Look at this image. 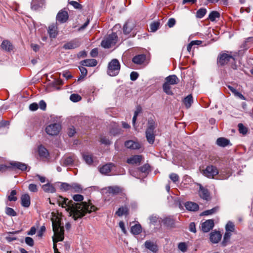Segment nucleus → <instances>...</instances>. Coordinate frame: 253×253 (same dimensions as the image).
Returning a JSON list of instances; mask_svg holds the SVG:
<instances>
[{"instance_id":"nucleus-58","label":"nucleus","mask_w":253,"mask_h":253,"mask_svg":"<svg viewBox=\"0 0 253 253\" xmlns=\"http://www.w3.org/2000/svg\"><path fill=\"white\" fill-rule=\"evenodd\" d=\"M158 219V217L156 215H151L149 217L150 223L152 224H155L156 223H157Z\"/></svg>"},{"instance_id":"nucleus-20","label":"nucleus","mask_w":253,"mask_h":253,"mask_svg":"<svg viewBox=\"0 0 253 253\" xmlns=\"http://www.w3.org/2000/svg\"><path fill=\"white\" fill-rule=\"evenodd\" d=\"M145 60L146 55L142 54L135 56L132 59V61L135 64L141 65L144 62Z\"/></svg>"},{"instance_id":"nucleus-25","label":"nucleus","mask_w":253,"mask_h":253,"mask_svg":"<svg viewBox=\"0 0 253 253\" xmlns=\"http://www.w3.org/2000/svg\"><path fill=\"white\" fill-rule=\"evenodd\" d=\"M134 24L132 22L128 21L124 26L123 30L125 34H129L133 29Z\"/></svg>"},{"instance_id":"nucleus-18","label":"nucleus","mask_w":253,"mask_h":253,"mask_svg":"<svg viewBox=\"0 0 253 253\" xmlns=\"http://www.w3.org/2000/svg\"><path fill=\"white\" fill-rule=\"evenodd\" d=\"M48 33L51 38H55L58 33L57 25L56 24H52L49 26Z\"/></svg>"},{"instance_id":"nucleus-47","label":"nucleus","mask_w":253,"mask_h":253,"mask_svg":"<svg viewBox=\"0 0 253 253\" xmlns=\"http://www.w3.org/2000/svg\"><path fill=\"white\" fill-rule=\"evenodd\" d=\"M70 99L72 101L77 102L80 101L82 99V97L80 95L74 93L70 95Z\"/></svg>"},{"instance_id":"nucleus-6","label":"nucleus","mask_w":253,"mask_h":253,"mask_svg":"<svg viewBox=\"0 0 253 253\" xmlns=\"http://www.w3.org/2000/svg\"><path fill=\"white\" fill-rule=\"evenodd\" d=\"M235 60V59L233 56L230 54L225 53L219 55L217 59V62L220 65L223 66L228 63L233 64Z\"/></svg>"},{"instance_id":"nucleus-61","label":"nucleus","mask_w":253,"mask_h":253,"mask_svg":"<svg viewBox=\"0 0 253 253\" xmlns=\"http://www.w3.org/2000/svg\"><path fill=\"white\" fill-rule=\"evenodd\" d=\"M130 79L132 81L136 80L138 77V74L135 72H132L130 75Z\"/></svg>"},{"instance_id":"nucleus-30","label":"nucleus","mask_w":253,"mask_h":253,"mask_svg":"<svg viewBox=\"0 0 253 253\" xmlns=\"http://www.w3.org/2000/svg\"><path fill=\"white\" fill-rule=\"evenodd\" d=\"M42 189L45 192L47 193H54L56 191L55 187L52 184L50 183H46L42 186Z\"/></svg>"},{"instance_id":"nucleus-33","label":"nucleus","mask_w":253,"mask_h":253,"mask_svg":"<svg viewBox=\"0 0 253 253\" xmlns=\"http://www.w3.org/2000/svg\"><path fill=\"white\" fill-rule=\"evenodd\" d=\"M44 0H32L31 2V8L33 10H37L42 4Z\"/></svg>"},{"instance_id":"nucleus-46","label":"nucleus","mask_w":253,"mask_h":253,"mask_svg":"<svg viewBox=\"0 0 253 253\" xmlns=\"http://www.w3.org/2000/svg\"><path fill=\"white\" fill-rule=\"evenodd\" d=\"M5 213L10 216H15L17 215L16 211L13 209L9 207L5 208Z\"/></svg>"},{"instance_id":"nucleus-51","label":"nucleus","mask_w":253,"mask_h":253,"mask_svg":"<svg viewBox=\"0 0 253 253\" xmlns=\"http://www.w3.org/2000/svg\"><path fill=\"white\" fill-rule=\"evenodd\" d=\"M238 126L240 133L243 134L247 133V128L242 124H239Z\"/></svg>"},{"instance_id":"nucleus-42","label":"nucleus","mask_w":253,"mask_h":253,"mask_svg":"<svg viewBox=\"0 0 253 253\" xmlns=\"http://www.w3.org/2000/svg\"><path fill=\"white\" fill-rule=\"evenodd\" d=\"M83 158L84 161L88 165H90L93 162L92 157L91 155L88 154H84L83 155Z\"/></svg>"},{"instance_id":"nucleus-12","label":"nucleus","mask_w":253,"mask_h":253,"mask_svg":"<svg viewBox=\"0 0 253 253\" xmlns=\"http://www.w3.org/2000/svg\"><path fill=\"white\" fill-rule=\"evenodd\" d=\"M214 226V221L212 219L207 220L202 224V230L204 232L210 231Z\"/></svg>"},{"instance_id":"nucleus-13","label":"nucleus","mask_w":253,"mask_h":253,"mask_svg":"<svg viewBox=\"0 0 253 253\" xmlns=\"http://www.w3.org/2000/svg\"><path fill=\"white\" fill-rule=\"evenodd\" d=\"M0 47L3 50L8 52L12 51L14 49V46L8 40L3 41Z\"/></svg>"},{"instance_id":"nucleus-64","label":"nucleus","mask_w":253,"mask_h":253,"mask_svg":"<svg viewBox=\"0 0 253 253\" xmlns=\"http://www.w3.org/2000/svg\"><path fill=\"white\" fill-rule=\"evenodd\" d=\"M175 24V20L174 18H170L168 22V25L169 27H172Z\"/></svg>"},{"instance_id":"nucleus-22","label":"nucleus","mask_w":253,"mask_h":253,"mask_svg":"<svg viewBox=\"0 0 253 253\" xmlns=\"http://www.w3.org/2000/svg\"><path fill=\"white\" fill-rule=\"evenodd\" d=\"M114 165L112 163H109L103 166L100 168V172L104 174H108L112 169Z\"/></svg>"},{"instance_id":"nucleus-24","label":"nucleus","mask_w":253,"mask_h":253,"mask_svg":"<svg viewBox=\"0 0 253 253\" xmlns=\"http://www.w3.org/2000/svg\"><path fill=\"white\" fill-rule=\"evenodd\" d=\"M186 209L189 211H197L199 209V205L194 202H187L185 204Z\"/></svg>"},{"instance_id":"nucleus-45","label":"nucleus","mask_w":253,"mask_h":253,"mask_svg":"<svg viewBox=\"0 0 253 253\" xmlns=\"http://www.w3.org/2000/svg\"><path fill=\"white\" fill-rule=\"evenodd\" d=\"M127 212V209L126 208L121 207L118 210V211L116 212V214L119 216H121L123 215L126 213Z\"/></svg>"},{"instance_id":"nucleus-56","label":"nucleus","mask_w":253,"mask_h":253,"mask_svg":"<svg viewBox=\"0 0 253 253\" xmlns=\"http://www.w3.org/2000/svg\"><path fill=\"white\" fill-rule=\"evenodd\" d=\"M25 242L28 245L31 247L33 246L34 244L33 239L32 238L29 237H27L25 238Z\"/></svg>"},{"instance_id":"nucleus-40","label":"nucleus","mask_w":253,"mask_h":253,"mask_svg":"<svg viewBox=\"0 0 253 253\" xmlns=\"http://www.w3.org/2000/svg\"><path fill=\"white\" fill-rule=\"evenodd\" d=\"M160 25V22L159 21H155L152 23L150 25L151 32H156L159 29Z\"/></svg>"},{"instance_id":"nucleus-38","label":"nucleus","mask_w":253,"mask_h":253,"mask_svg":"<svg viewBox=\"0 0 253 253\" xmlns=\"http://www.w3.org/2000/svg\"><path fill=\"white\" fill-rule=\"evenodd\" d=\"M74 161V156H69L62 160V163L65 166H71L73 164Z\"/></svg>"},{"instance_id":"nucleus-2","label":"nucleus","mask_w":253,"mask_h":253,"mask_svg":"<svg viewBox=\"0 0 253 253\" xmlns=\"http://www.w3.org/2000/svg\"><path fill=\"white\" fill-rule=\"evenodd\" d=\"M54 236L52 237L53 242V249L54 253H60L57 248L56 243L64 240V230L61 226L60 218L58 216H54L52 218Z\"/></svg>"},{"instance_id":"nucleus-10","label":"nucleus","mask_w":253,"mask_h":253,"mask_svg":"<svg viewBox=\"0 0 253 253\" xmlns=\"http://www.w3.org/2000/svg\"><path fill=\"white\" fill-rule=\"evenodd\" d=\"M69 15L67 11L62 9L58 12L56 19L60 23H65L68 19Z\"/></svg>"},{"instance_id":"nucleus-36","label":"nucleus","mask_w":253,"mask_h":253,"mask_svg":"<svg viewBox=\"0 0 253 253\" xmlns=\"http://www.w3.org/2000/svg\"><path fill=\"white\" fill-rule=\"evenodd\" d=\"M183 102L187 108H189L193 103V97L191 94L188 95L184 98Z\"/></svg>"},{"instance_id":"nucleus-50","label":"nucleus","mask_w":253,"mask_h":253,"mask_svg":"<svg viewBox=\"0 0 253 253\" xmlns=\"http://www.w3.org/2000/svg\"><path fill=\"white\" fill-rule=\"evenodd\" d=\"M178 248L180 251L184 253L186 252L187 250V246L185 243L181 242L178 244Z\"/></svg>"},{"instance_id":"nucleus-5","label":"nucleus","mask_w":253,"mask_h":253,"mask_svg":"<svg viewBox=\"0 0 253 253\" xmlns=\"http://www.w3.org/2000/svg\"><path fill=\"white\" fill-rule=\"evenodd\" d=\"M118 40V37L116 33H112L105 37L101 42L102 47L109 48L115 45Z\"/></svg>"},{"instance_id":"nucleus-37","label":"nucleus","mask_w":253,"mask_h":253,"mask_svg":"<svg viewBox=\"0 0 253 253\" xmlns=\"http://www.w3.org/2000/svg\"><path fill=\"white\" fill-rule=\"evenodd\" d=\"M141 226L140 224H135L131 228V232L134 235H138L141 232Z\"/></svg>"},{"instance_id":"nucleus-8","label":"nucleus","mask_w":253,"mask_h":253,"mask_svg":"<svg viewBox=\"0 0 253 253\" xmlns=\"http://www.w3.org/2000/svg\"><path fill=\"white\" fill-rule=\"evenodd\" d=\"M203 174L210 178H213L214 176L218 174L217 169L212 165L207 166L206 169L203 170Z\"/></svg>"},{"instance_id":"nucleus-29","label":"nucleus","mask_w":253,"mask_h":253,"mask_svg":"<svg viewBox=\"0 0 253 253\" xmlns=\"http://www.w3.org/2000/svg\"><path fill=\"white\" fill-rule=\"evenodd\" d=\"M230 143V141L224 137H219L216 140V144L220 147H224L227 146Z\"/></svg>"},{"instance_id":"nucleus-60","label":"nucleus","mask_w":253,"mask_h":253,"mask_svg":"<svg viewBox=\"0 0 253 253\" xmlns=\"http://www.w3.org/2000/svg\"><path fill=\"white\" fill-rule=\"evenodd\" d=\"M38 107H39L38 104L36 103H32L29 106L30 110L32 111L37 110L38 109Z\"/></svg>"},{"instance_id":"nucleus-28","label":"nucleus","mask_w":253,"mask_h":253,"mask_svg":"<svg viewBox=\"0 0 253 253\" xmlns=\"http://www.w3.org/2000/svg\"><path fill=\"white\" fill-rule=\"evenodd\" d=\"M71 187L70 191L71 192H81L83 190L82 186L77 183H73L71 184Z\"/></svg>"},{"instance_id":"nucleus-23","label":"nucleus","mask_w":253,"mask_h":253,"mask_svg":"<svg viewBox=\"0 0 253 253\" xmlns=\"http://www.w3.org/2000/svg\"><path fill=\"white\" fill-rule=\"evenodd\" d=\"M21 205L25 208H28L30 205V197L27 194L23 195L21 198Z\"/></svg>"},{"instance_id":"nucleus-26","label":"nucleus","mask_w":253,"mask_h":253,"mask_svg":"<svg viewBox=\"0 0 253 253\" xmlns=\"http://www.w3.org/2000/svg\"><path fill=\"white\" fill-rule=\"evenodd\" d=\"M142 160V156L140 155H135L127 160V163L130 164H139Z\"/></svg>"},{"instance_id":"nucleus-16","label":"nucleus","mask_w":253,"mask_h":253,"mask_svg":"<svg viewBox=\"0 0 253 253\" xmlns=\"http://www.w3.org/2000/svg\"><path fill=\"white\" fill-rule=\"evenodd\" d=\"M199 194L200 197L204 200L208 201L210 199V195L208 190L201 185L200 186Z\"/></svg>"},{"instance_id":"nucleus-55","label":"nucleus","mask_w":253,"mask_h":253,"mask_svg":"<svg viewBox=\"0 0 253 253\" xmlns=\"http://www.w3.org/2000/svg\"><path fill=\"white\" fill-rule=\"evenodd\" d=\"M69 4L76 9H81L82 8L81 5L76 1H71L69 2Z\"/></svg>"},{"instance_id":"nucleus-43","label":"nucleus","mask_w":253,"mask_h":253,"mask_svg":"<svg viewBox=\"0 0 253 253\" xmlns=\"http://www.w3.org/2000/svg\"><path fill=\"white\" fill-rule=\"evenodd\" d=\"M225 230H227V231L234 232L235 230L234 224L230 221H228L226 225Z\"/></svg>"},{"instance_id":"nucleus-1","label":"nucleus","mask_w":253,"mask_h":253,"mask_svg":"<svg viewBox=\"0 0 253 253\" xmlns=\"http://www.w3.org/2000/svg\"><path fill=\"white\" fill-rule=\"evenodd\" d=\"M57 202L59 205L65 208L66 211L69 212L70 216H72L75 220L81 218L87 212L90 213L97 210V208L91 203L83 202L75 203L62 196L58 198Z\"/></svg>"},{"instance_id":"nucleus-59","label":"nucleus","mask_w":253,"mask_h":253,"mask_svg":"<svg viewBox=\"0 0 253 253\" xmlns=\"http://www.w3.org/2000/svg\"><path fill=\"white\" fill-rule=\"evenodd\" d=\"M150 166L148 164H145L144 166L139 168V170L142 172H146L149 169Z\"/></svg>"},{"instance_id":"nucleus-48","label":"nucleus","mask_w":253,"mask_h":253,"mask_svg":"<svg viewBox=\"0 0 253 253\" xmlns=\"http://www.w3.org/2000/svg\"><path fill=\"white\" fill-rule=\"evenodd\" d=\"M218 207H214L211 210H207L203 212V215H208L215 213L218 211Z\"/></svg>"},{"instance_id":"nucleus-3","label":"nucleus","mask_w":253,"mask_h":253,"mask_svg":"<svg viewBox=\"0 0 253 253\" xmlns=\"http://www.w3.org/2000/svg\"><path fill=\"white\" fill-rule=\"evenodd\" d=\"M156 127V125L153 121H149L148 126L147 128L145 134L147 141L150 144H153L155 141V134L154 130Z\"/></svg>"},{"instance_id":"nucleus-57","label":"nucleus","mask_w":253,"mask_h":253,"mask_svg":"<svg viewBox=\"0 0 253 253\" xmlns=\"http://www.w3.org/2000/svg\"><path fill=\"white\" fill-rule=\"evenodd\" d=\"M29 190L33 192H36L38 191L37 186L34 184H30L28 187Z\"/></svg>"},{"instance_id":"nucleus-32","label":"nucleus","mask_w":253,"mask_h":253,"mask_svg":"<svg viewBox=\"0 0 253 253\" xmlns=\"http://www.w3.org/2000/svg\"><path fill=\"white\" fill-rule=\"evenodd\" d=\"M39 154L41 157L43 158H46L49 156L47 150L42 146L39 147Z\"/></svg>"},{"instance_id":"nucleus-19","label":"nucleus","mask_w":253,"mask_h":253,"mask_svg":"<svg viewBox=\"0 0 253 253\" xmlns=\"http://www.w3.org/2000/svg\"><path fill=\"white\" fill-rule=\"evenodd\" d=\"M81 64L84 66L94 67L97 64V61L94 59H87L82 61Z\"/></svg>"},{"instance_id":"nucleus-53","label":"nucleus","mask_w":253,"mask_h":253,"mask_svg":"<svg viewBox=\"0 0 253 253\" xmlns=\"http://www.w3.org/2000/svg\"><path fill=\"white\" fill-rule=\"evenodd\" d=\"M169 178L173 182H176L179 180L178 175L174 173H172L169 175Z\"/></svg>"},{"instance_id":"nucleus-7","label":"nucleus","mask_w":253,"mask_h":253,"mask_svg":"<svg viewBox=\"0 0 253 253\" xmlns=\"http://www.w3.org/2000/svg\"><path fill=\"white\" fill-rule=\"evenodd\" d=\"M61 126L59 124L55 123L47 126L45 128L46 132L49 135H56L61 130Z\"/></svg>"},{"instance_id":"nucleus-49","label":"nucleus","mask_w":253,"mask_h":253,"mask_svg":"<svg viewBox=\"0 0 253 253\" xmlns=\"http://www.w3.org/2000/svg\"><path fill=\"white\" fill-rule=\"evenodd\" d=\"M16 193V190H12L10 195L8 196V200L9 201H16L17 200V197L15 196Z\"/></svg>"},{"instance_id":"nucleus-9","label":"nucleus","mask_w":253,"mask_h":253,"mask_svg":"<svg viewBox=\"0 0 253 253\" xmlns=\"http://www.w3.org/2000/svg\"><path fill=\"white\" fill-rule=\"evenodd\" d=\"M81 45V42L79 39H75L66 43H65L63 46V48L66 50L74 49L79 47Z\"/></svg>"},{"instance_id":"nucleus-15","label":"nucleus","mask_w":253,"mask_h":253,"mask_svg":"<svg viewBox=\"0 0 253 253\" xmlns=\"http://www.w3.org/2000/svg\"><path fill=\"white\" fill-rule=\"evenodd\" d=\"M222 235L219 231H214L210 233V240L214 244L218 243L220 241Z\"/></svg>"},{"instance_id":"nucleus-21","label":"nucleus","mask_w":253,"mask_h":253,"mask_svg":"<svg viewBox=\"0 0 253 253\" xmlns=\"http://www.w3.org/2000/svg\"><path fill=\"white\" fill-rule=\"evenodd\" d=\"M166 82L167 84L170 85H174L177 84L179 82V79L176 75H172L169 76L165 79Z\"/></svg>"},{"instance_id":"nucleus-27","label":"nucleus","mask_w":253,"mask_h":253,"mask_svg":"<svg viewBox=\"0 0 253 253\" xmlns=\"http://www.w3.org/2000/svg\"><path fill=\"white\" fill-rule=\"evenodd\" d=\"M107 191L108 193L112 195H117L119 193L121 192V188L117 186H109L107 188Z\"/></svg>"},{"instance_id":"nucleus-63","label":"nucleus","mask_w":253,"mask_h":253,"mask_svg":"<svg viewBox=\"0 0 253 253\" xmlns=\"http://www.w3.org/2000/svg\"><path fill=\"white\" fill-rule=\"evenodd\" d=\"M79 69L81 71V75H83V77H85L87 73L86 69L83 66L80 67Z\"/></svg>"},{"instance_id":"nucleus-17","label":"nucleus","mask_w":253,"mask_h":253,"mask_svg":"<svg viewBox=\"0 0 253 253\" xmlns=\"http://www.w3.org/2000/svg\"><path fill=\"white\" fill-rule=\"evenodd\" d=\"M125 145L126 148L133 150L139 149L140 148V144L138 142L132 140L126 141Z\"/></svg>"},{"instance_id":"nucleus-41","label":"nucleus","mask_w":253,"mask_h":253,"mask_svg":"<svg viewBox=\"0 0 253 253\" xmlns=\"http://www.w3.org/2000/svg\"><path fill=\"white\" fill-rule=\"evenodd\" d=\"M220 14L216 11H211L209 15V18L211 21H214L216 18H219Z\"/></svg>"},{"instance_id":"nucleus-35","label":"nucleus","mask_w":253,"mask_h":253,"mask_svg":"<svg viewBox=\"0 0 253 253\" xmlns=\"http://www.w3.org/2000/svg\"><path fill=\"white\" fill-rule=\"evenodd\" d=\"M163 222L168 227H172L174 225V220L170 217H168L164 218L163 220Z\"/></svg>"},{"instance_id":"nucleus-14","label":"nucleus","mask_w":253,"mask_h":253,"mask_svg":"<svg viewBox=\"0 0 253 253\" xmlns=\"http://www.w3.org/2000/svg\"><path fill=\"white\" fill-rule=\"evenodd\" d=\"M145 247L153 253H156L158 251V246L156 242L148 240L144 243Z\"/></svg>"},{"instance_id":"nucleus-31","label":"nucleus","mask_w":253,"mask_h":253,"mask_svg":"<svg viewBox=\"0 0 253 253\" xmlns=\"http://www.w3.org/2000/svg\"><path fill=\"white\" fill-rule=\"evenodd\" d=\"M232 232L231 231H227L226 230V232L224 235L223 239L222 242V245L224 247L227 245V244L229 243L230 237L232 235Z\"/></svg>"},{"instance_id":"nucleus-34","label":"nucleus","mask_w":253,"mask_h":253,"mask_svg":"<svg viewBox=\"0 0 253 253\" xmlns=\"http://www.w3.org/2000/svg\"><path fill=\"white\" fill-rule=\"evenodd\" d=\"M228 88L230 89V90L236 96V97H239L242 100H245L246 98L244 96V95L241 94L240 92H238L235 88L231 85H227Z\"/></svg>"},{"instance_id":"nucleus-54","label":"nucleus","mask_w":253,"mask_h":253,"mask_svg":"<svg viewBox=\"0 0 253 253\" xmlns=\"http://www.w3.org/2000/svg\"><path fill=\"white\" fill-rule=\"evenodd\" d=\"M73 199L76 202H82L84 200V197L82 195L76 194L73 196Z\"/></svg>"},{"instance_id":"nucleus-39","label":"nucleus","mask_w":253,"mask_h":253,"mask_svg":"<svg viewBox=\"0 0 253 253\" xmlns=\"http://www.w3.org/2000/svg\"><path fill=\"white\" fill-rule=\"evenodd\" d=\"M164 91L168 95H172L173 94L170 84L165 82L163 85Z\"/></svg>"},{"instance_id":"nucleus-4","label":"nucleus","mask_w":253,"mask_h":253,"mask_svg":"<svg viewBox=\"0 0 253 253\" xmlns=\"http://www.w3.org/2000/svg\"><path fill=\"white\" fill-rule=\"evenodd\" d=\"M120 64L119 61L116 59L111 60L108 64V74L110 76H117L120 70Z\"/></svg>"},{"instance_id":"nucleus-11","label":"nucleus","mask_w":253,"mask_h":253,"mask_svg":"<svg viewBox=\"0 0 253 253\" xmlns=\"http://www.w3.org/2000/svg\"><path fill=\"white\" fill-rule=\"evenodd\" d=\"M10 169H18L24 171L27 168V166L25 164L19 162H11L10 163Z\"/></svg>"},{"instance_id":"nucleus-52","label":"nucleus","mask_w":253,"mask_h":253,"mask_svg":"<svg viewBox=\"0 0 253 253\" xmlns=\"http://www.w3.org/2000/svg\"><path fill=\"white\" fill-rule=\"evenodd\" d=\"M71 184H68L67 183H62L61 184L60 188L61 190L64 191H69L70 190Z\"/></svg>"},{"instance_id":"nucleus-62","label":"nucleus","mask_w":253,"mask_h":253,"mask_svg":"<svg viewBox=\"0 0 253 253\" xmlns=\"http://www.w3.org/2000/svg\"><path fill=\"white\" fill-rule=\"evenodd\" d=\"M45 231V227L44 226L41 227L40 229L38 232V236L39 237H42L43 233Z\"/></svg>"},{"instance_id":"nucleus-44","label":"nucleus","mask_w":253,"mask_h":253,"mask_svg":"<svg viewBox=\"0 0 253 253\" xmlns=\"http://www.w3.org/2000/svg\"><path fill=\"white\" fill-rule=\"evenodd\" d=\"M207 10L205 8H200L199 9L196 13V16L198 18H203L205 15L206 14Z\"/></svg>"}]
</instances>
